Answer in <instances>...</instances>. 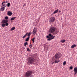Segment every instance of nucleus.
Here are the masks:
<instances>
[{"instance_id": "35", "label": "nucleus", "mask_w": 77, "mask_h": 77, "mask_svg": "<svg viewBox=\"0 0 77 77\" xmlns=\"http://www.w3.org/2000/svg\"><path fill=\"white\" fill-rule=\"evenodd\" d=\"M47 38H50V37H49V36H47Z\"/></svg>"}, {"instance_id": "28", "label": "nucleus", "mask_w": 77, "mask_h": 77, "mask_svg": "<svg viewBox=\"0 0 77 77\" xmlns=\"http://www.w3.org/2000/svg\"><path fill=\"white\" fill-rule=\"evenodd\" d=\"M5 20H8V17L6 16V17H5Z\"/></svg>"}, {"instance_id": "37", "label": "nucleus", "mask_w": 77, "mask_h": 77, "mask_svg": "<svg viewBox=\"0 0 77 77\" xmlns=\"http://www.w3.org/2000/svg\"><path fill=\"white\" fill-rule=\"evenodd\" d=\"M29 77H33V75H32L31 76H30Z\"/></svg>"}, {"instance_id": "16", "label": "nucleus", "mask_w": 77, "mask_h": 77, "mask_svg": "<svg viewBox=\"0 0 77 77\" xmlns=\"http://www.w3.org/2000/svg\"><path fill=\"white\" fill-rule=\"evenodd\" d=\"M27 34H28V33H26L25 34V35L23 37V38L24 39V38H25L26 36H27Z\"/></svg>"}, {"instance_id": "19", "label": "nucleus", "mask_w": 77, "mask_h": 77, "mask_svg": "<svg viewBox=\"0 0 77 77\" xmlns=\"http://www.w3.org/2000/svg\"><path fill=\"white\" fill-rule=\"evenodd\" d=\"M15 29V27H13L11 28V31H12V30H14Z\"/></svg>"}, {"instance_id": "20", "label": "nucleus", "mask_w": 77, "mask_h": 77, "mask_svg": "<svg viewBox=\"0 0 77 77\" xmlns=\"http://www.w3.org/2000/svg\"><path fill=\"white\" fill-rule=\"evenodd\" d=\"M29 38H30V37H28L25 40V41H28L29 40Z\"/></svg>"}, {"instance_id": "5", "label": "nucleus", "mask_w": 77, "mask_h": 77, "mask_svg": "<svg viewBox=\"0 0 77 77\" xmlns=\"http://www.w3.org/2000/svg\"><path fill=\"white\" fill-rule=\"evenodd\" d=\"M37 32V28H34L33 30L32 31V34L34 35H35V34H36V33Z\"/></svg>"}, {"instance_id": "39", "label": "nucleus", "mask_w": 77, "mask_h": 77, "mask_svg": "<svg viewBox=\"0 0 77 77\" xmlns=\"http://www.w3.org/2000/svg\"><path fill=\"white\" fill-rule=\"evenodd\" d=\"M53 59H54V57H53Z\"/></svg>"}, {"instance_id": "31", "label": "nucleus", "mask_w": 77, "mask_h": 77, "mask_svg": "<svg viewBox=\"0 0 77 77\" xmlns=\"http://www.w3.org/2000/svg\"><path fill=\"white\" fill-rule=\"evenodd\" d=\"M2 4H4V3L5 4L6 3V1H4L3 2H2Z\"/></svg>"}, {"instance_id": "21", "label": "nucleus", "mask_w": 77, "mask_h": 77, "mask_svg": "<svg viewBox=\"0 0 77 77\" xmlns=\"http://www.w3.org/2000/svg\"><path fill=\"white\" fill-rule=\"evenodd\" d=\"M15 18H16V17H12L11 18V20H15Z\"/></svg>"}, {"instance_id": "23", "label": "nucleus", "mask_w": 77, "mask_h": 77, "mask_svg": "<svg viewBox=\"0 0 77 77\" xmlns=\"http://www.w3.org/2000/svg\"><path fill=\"white\" fill-rule=\"evenodd\" d=\"M10 4H11V3H8L7 4L8 7H9V6H10Z\"/></svg>"}, {"instance_id": "33", "label": "nucleus", "mask_w": 77, "mask_h": 77, "mask_svg": "<svg viewBox=\"0 0 77 77\" xmlns=\"http://www.w3.org/2000/svg\"><path fill=\"white\" fill-rule=\"evenodd\" d=\"M72 68H73V67H72V66H71L70 67V69H72Z\"/></svg>"}, {"instance_id": "26", "label": "nucleus", "mask_w": 77, "mask_h": 77, "mask_svg": "<svg viewBox=\"0 0 77 77\" xmlns=\"http://www.w3.org/2000/svg\"><path fill=\"white\" fill-rule=\"evenodd\" d=\"M48 38V41H50V40H51V37H49V38Z\"/></svg>"}, {"instance_id": "34", "label": "nucleus", "mask_w": 77, "mask_h": 77, "mask_svg": "<svg viewBox=\"0 0 77 77\" xmlns=\"http://www.w3.org/2000/svg\"><path fill=\"white\" fill-rule=\"evenodd\" d=\"M6 3H8V1L7 0L6 1V2H5Z\"/></svg>"}, {"instance_id": "7", "label": "nucleus", "mask_w": 77, "mask_h": 77, "mask_svg": "<svg viewBox=\"0 0 77 77\" xmlns=\"http://www.w3.org/2000/svg\"><path fill=\"white\" fill-rule=\"evenodd\" d=\"M49 36H50L51 37V39H53L55 38V36H53V35L51 34H49Z\"/></svg>"}, {"instance_id": "17", "label": "nucleus", "mask_w": 77, "mask_h": 77, "mask_svg": "<svg viewBox=\"0 0 77 77\" xmlns=\"http://www.w3.org/2000/svg\"><path fill=\"white\" fill-rule=\"evenodd\" d=\"M28 35V37H30V35H32V32H29V33H28L27 34Z\"/></svg>"}, {"instance_id": "14", "label": "nucleus", "mask_w": 77, "mask_h": 77, "mask_svg": "<svg viewBox=\"0 0 77 77\" xmlns=\"http://www.w3.org/2000/svg\"><path fill=\"white\" fill-rule=\"evenodd\" d=\"M5 8L4 7H1V10L2 11H3L5 10Z\"/></svg>"}, {"instance_id": "24", "label": "nucleus", "mask_w": 77, "mask_h": 77, "mask_svg": "<svg viewBox=\"0 0 77 77\" xmlns=\"http://www.w3.org/2000/svg\"><path fill=\"white\" fill-rule=\"evenodd\" d=\"M66 61L64 62L63 63V65L65 66V65H66Z\"/></svg>"}, {"instance_id": "38", "label": "nucleus", "mask_w": 77, "mask_h": 77, "mask_svg": "<svg viewBox=\"0 0 77 77\" xmlns=\"http://www.w3.org/2000/svg\"><path fill=\"white\" fill-rule=\"evenodd\" d=\"M24 6H26V4H25L24 5Z\"/></svg>"}, {"instance_id": "27", "label": "nucleus", "mask_w": 77, "mask_h": 77, "mask_svg": "<svg viewBox=\"0 0 77 77\" xmlns=\"http://www.w3.org/2000/svg\"><path fill=\"white\" fill-rule=\"evenodd\" d=\"M27 51H31L30 50L29 48H28L27 49Z\"/></svg>"}, {"instance_id": "1", "label": "nucleus", "mask_w": 77, "mask_h": 77, "mask_svg": "<svg viewBox=\"0 0 77 77\" xmlns=\"http://www.w3.org/2000/svg\"><path fill=\"white\" fill-rule=\"evenodd\" d=\"M49 31L51 33H53L54 35H56L59 32V30L54 25H51L49 29Z\"/></svg>"}, {"instance_id": "12", "label": "nucleus", "mask_w": 77, "mask_h": 77, "mask_svg": "<svg viewBox=\"0 0 77 77\" xmlns=\"http://www.w3.org/2000/svg\"><path fill=\"white\" fill-rule=\"evenodd\" d=\"M58 11H59V10L57 9L53 13L54 14H56V13H57L58 12Z\"/></svg>"}, {"instance_id": "4", "label": "nucleus", "mask_w": 77, "mask_h": 77, "mask_svg": "<svg viewBox=\"0 0 77 77\" xmlns=\"http://www.w3.org/2000/svg\"><path fill=\"white\" fill-rule=\"evenodd\" d=\"M32 74V71L30 70H29L26 72L25 74V76L26 77H29L31 76V75Z\"/></svg>"}, {"instance_id": "11", "label": "nucleus", "mask_w": 77, "mask_h": 77, "mask_svg": "<svg viewBox=\"0 0 77 77\" xmlns=\"http://www.w3.org/2000/svg\"><path fill=\"white\" fill-rule=\"evenodd\" d=\"M77 46L76 45H73L71 46V48H74L75 47Z\"/></svg>"}, {"instance_id": "29", "label": "nucleus", "mask_w": 77, "mask_h": 77, "mask_svg": "<svg viewBox=\"0 0 77 77\" xmlns=\"http://www.w3.org/2000/svg\"><path fill=\"white\" fill-rule=\"evenodd\" d=\"M2 27H5V23H3L2 25Z\"/></svg>"}, {"instance_id": "6", "label": "nucleus", "mask_w": 77, "mask_h": 77, "mask_svg": "<svg viewBox=\"0 0 77 77\" xmlns=\"http://www.w3.org/2000/svg\"><path fill=\"white\" fill-rule=\"evenodd\" d=\"M50 20L51 22L53 23L55 21V18L54 17H51L50 18Z\"/></svg>"}, {"instance_id": "36", "label": "nucleus", "mask_w": 77, "mask_h": 77, "mask_svg": "<svg viewBox=\"0 0 77 77\" xmlns=\"http://www.w3.org/2000/svg\"><path fill=\"white\" fill-rule=\"evenodd\" d=\"M76 73H77L76 72H75L74 75H75V74H76Z\"/></svg>"}, {"instance_id": "22", "label": "nucleus", "mask_w": 77, "mask_h": 77, "mask_svg": "<svg viewBox=\"0 0 77 77\" xmlns=\"http://www.w3.org/2000/svg\"><path fill=\"white\" fill-rule=\"evenodd\" d=\"M65 41H65V40H61V42H62V43H64V42H65Z\"/></svg>"}, {"instance_id": "25", "label": "nucleus", "mask_w": 77, "mask_h": 77, "mask_svg": "<svg viewBox=\"0 0 77 77\" xmlns=\"http://www.w3.org/2000/svg\"><path fill=\"white\" fill-rule=\"evenodd\" d=\"M27 42H26L24 43V46L25 47H26V45H27Z\"/></svg>"}, {"instance_id": "10", "label": "nucleus", "mask_w": 77, "mask_h": 77, "mask_svg": "<svg viewBox=\"0 0 77 77\" xmlns=\"http://www.w3.org/2000/svg\"><path fill=\"white\" fill-rule=\"evenodd\" d=\"M8 22V20H4L2 21L3 23H6Z\"/></svg>"}, {"instance_id": "13", "label": "nucleus", "mask_w": 77, "mask_h": 77, "mask_svg": "<svg viewBox=\"0 0 77 77\" xmlns=\"http://www.w3.org/2000/svg\"><path fill=\"white\" fill-rule=\"evenodd\" d=\"M74 72H77V68L75 67L74 68Z\"/></svg>"}, {"instance_id": "18", "label": "nucleus", "mask_w": 77, "mask_h": 77, "mask_svg": "<svg viewBox=\"0 0 77 77\" xmlns=\"http://www.w3.org/2000/svg\"><path fill=\"white\" fill-rule=\"evenodd\" d=\"M35 38H34L31 39L33 43H35Z\"/></svg>"}, {"instance_id": "40", "label": "nucleus", "mask_w": 77, "mask_h": 77, "mask_svg": "<svg viewBox=\"0 0 77 77\" xmlns=\"http://www.w3.org/2000/svg\"><path fill=\"white\" fill-rule=\"evenodd\" d=\"M40 18V17L39 18V19Z\"/></svg>"}, {"instance_id": "9", "label": "nucleus", "mask_w": 77, "mask_h": 77, "mask_svg": "<svg viewBox=\"0 0 77 77\" xmlns=\"http://www.w3.org/2000/svg\"><path fill=\"white\" fill-rule=\"evenodd\" d=\"M7 6V5L6 4H4L2 3V5L1 7H4L5 8V7Z\"/></svg>"}, {"instance_id": "30", "label": "nucleus", "mask_w": 77, "mask_h": 77, "mask_svg": "<svg viewBox=\"0 0 77 77\" xmlns=\"http://www.w3.org/2000/svg\"><path fill=\"white\" fill-rule=\"evenodd\" d=\"M5 25L6 26H8V25H9V23H5Z\"/></svg>"}, {"instance_id": "15", "label": "nucleus", "mask_w": 77, "mask_h": 77, "mask_svg": "<svg viewBox=\"0 0 77 77\" xmlns=\"http://www.w3.org/2000/svg\"><path fill=\"white\" fill-rule=\"evenodd\" d=\"M48 47H45L44 48V50L45 51H48Z\"/></svg>"}, {"instance_id": "2", "label": "nucleus", "mask_w": 77, "mask_h": 77, "mask_svg": "<svg viewBox=\"0 0 77 77\" xmlns=\"http://www.w3.org/2000/svg\"><path fill=\"white\" fill-rule=\"evenodd\" d=\"M54 57H55V59H54V60H55L54 62V63L60 62V60H57V59L61 57V55L60 54L57 53L55 55Z\"/></svg>"}, {"instance_id": "8", "label": "nucleus", "mask_w": 77, "mask_h": 77, "mask_svg": "<svg viewBox=\"0 0 77 77\" xmlns=\"http://www.w3.org/2000/svg\"><path fill=\"white\" fill-rule=\"evenodd\" d=\"M8 15H9V16H11L12 15V13L10 11H9L8 12Z\"/></svg>"}, {"instance_id": "32", "label": "nucleus", "mask_w": 77, "mask_h": 77, "mask_svg": "<svg viewBox=\"0 0 77 77\" xmlns=\"http://www.w3.org/2000/svg\"><path fill=\"white\" fill-rule=\"evenodd\" d=\"M29 47L30 48H32V45H29Z\"/></svg>"}, {"instance_id": "3", "label": "nucleus", "mask_w": 77, "mask_h": 77, "mask_svg": "<svg viewBox=\"0 0 77 77\" xmlns=\"http://www.w3.org/2000/svg\"><path fill=\"white\" fill-rule=\"evenodd\" d=\"M35 61L33 58L29 57L28 58V62L29 64H33L35 62Z\"/></svg>"}]
</instances>
